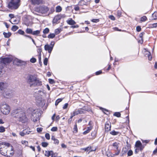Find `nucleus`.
Returning a JSON list of instances; mask_svg holds the SVG:
<instances>
[{"label":"nucleus","mask_w":157,"mask_h":157,"mask_svg":"<svg viewBox=\"0 0 157 157\" xmlns=\"http://www.w3.org/2000/svg\"><path fill=\"white\" fill-rule=\"evenodd\" d=\"M61 147L62 148H66L67 147V146L64 144H61Z\"/></svg>","instance_id":"64"},{"label":"nucleus","mask_w":157,"mask_h":157,"mask_svg":"<svg viewBox=\"0 0 157 157\" xmlns=\"http://www.w3.org/2000/svg\"><path fill=\"white\" fill-rule=\"evenodd\" d=\"M111 125L109 122H107L105 123V129L106 131L108 132L111 129Z\"/></svg>","instance_id":"15"},{"label":"nucleus","mask_w":157,"mask_h":157,"mask_svg":"<svg viewBox=\"0 0 157 157\" xmlns=\"http://www.w3.org/2000/svg\"><path fill=\"white\" fill-rule=\"evenodd\" d=\"M39 116V114L37 110H35L32 113V116L31 117L32 118H33V117L35 119V121H37V119Z\"/></svg>","instance_id":"12"},{"label":"nucleus","mask_w":157,"mask_h":157,"mask_svg":"<svg viewBox=\"0 0 157 157\" xmlns=\"http://www.w3.org/2000/svg\"><path fill=\"white\" fill-rule=\"evenodd\" d=\"M10 59L8 58H2L1 60L0 63V77L2 75V70L3 67V65L10 62Z\"/></svg>","instance_id":"5"},{"label":"nucleus","mask_w":157,"mask_h":157,"mask_svg":"<svg viewBox=\"0 0 157 157\" xmlns=\"http://www.w3.org/2000/svg\"><path fill=\"white\" fill-rule=\"evenodd\" d=\"M55 36V34L54 33H51L48 36V37L49 38L52 39Z\"/></svg>","instance_id":"34"},{"label":"nucleus","mask_w":157,"mask_h":157,"mask_svg":"<svg viewBox=\"0 0 157 157\" xmlns=\"http://www.w3.org/2000/svg\"><path fill=\"white\" fill-rule=\"evenodd\" d=\"M61 31L62 29H56L55 31V34L57 35L59 34Z\"/></svg>","instance_id":"29"},{"label":"nucleus","mask_w":157,"mask_h":157,"mask_svg":"<svg viewBox=\"0 0 157 157\" xmlns=\"http://www.w3.org/2000/svg\"><path fill=\"white\" fill-rule=\"evenodd\" d=\"M68 104L67 103H66L64 104V105H63V109H66L67 107H68Z\"/></svg>","instance_id":"54"},{"label":"nucleus","mask_w":157,"mask_h":157,"mask_svg":"<svg viewBox=\"0 0 157 157\" xmlns=\"http://www.w3.org/2000/svg\"><path fill=\"white\" fill-rule=\"evenodd\" d=\"M57 130V127H53L51 129V130L53 132L56 131Z\"/></svg>","instance_id":"53"},{"label":"nucleus","mask_w":157,"mask_h":157,"mask_svg":"<svg viewBox=\"0 0 157 157\" xmlns=\"http://www.w3.org/2000/svg\"><path fill=\"white\" fill-rule=\"evenodd\" d=\"M48 144V143L46 142H43L41 143L42 146L44 147H47Z\"/></svg>","instance_id":"35"},{"label":"nucleus","mask_w":157,"mask_h":157,"mask_svg":"<svg viewBox=\"0 0 157 157\" xmlns=\"http://www.w3.org/2000/svg\"><path fill=\"white\" fill-rule=\"evenodd\" d=\"M31 3L34 5H38L42 3V1H31Z\"/></svg>","instance_id":"21"},{"label":"nucleus","mask_w":157,"mask_h":157,"mask_svg":"<svg viewBox=\"0 0 157 157\" xmlns=\"http://www.w3.org/2000/svg\"><path fill=\"white\" fill-rule=\"evenodd\" d=\"M119 144L118 143L115 142L113 144L112 146L113 148L115 150H120L118 149Z\"/></svg>","instance_id":"19"},{"label":"nucleus","mask_w":157,"mask_h":157,"mask_svg":"<svg viewBox=\"0 0 157 157\" xmlns=\"http://www.w3.org/2000/svg\"><path fill=\"white\" fill-rule=\"evenodd\" d=\"M14 113L16 114L15 117L19 119V121L22 122H26L27 118L23 111L21 110H15Z\"/></svg>","instance_id":"3"},{"label":"nucleus","mask_w":157,"mask_h":157,"mask_svg":"<svg viewBox=\"0 0 157 157\" xmlns=\"http://www.w3.org/2000/svg\"><path fill=\"white\" fill-rule=\"evenodd\" d=\"M43 128H37V131L38 132H40L42 131Z\"/></svg>","instance_id":"55"},{"label":"nucleus","mask_w":157,"mask_h":157,"mask_svg":"<svg viewBox=\"0 0 157 157\" xmlns=\"http://www.w3.org/2000/svg\"><path fill=\"white\" fill-rule=\"evenodd\" d=\"M79 27V26L78 25H73L71 26V28H78Z\"/></svg>","instance_id":"61"},{"label":"nucleus","mask_w":157,"mask_h":157,"mask_svg":"<svg viewBox=\"0 0 157 157\" xmlns=\"http://www.w3.org/2000/svg\"><path fill=\"white\" fill-rule=\"evenodd\" d=\"M14 63L17 65H21L25 63V62L17 59H14Z\"/></svg>","instance_id":"10"},{"label":"nucleus","mask_w":157,"mask_h":157,"mask_svg":"<svg viewBox=\"0 0 157 157\" xmlns=\"http://www.w3.org/2000/svg\"><path fill=\"white\" fill-rule=\"evenodd\" d=\"M5 131V128L2 126L0 127V132H4Z\"/></svg>","instance_id":"37"},{"label":"nucleus","mask_w":157,"mask_h":157,"mask_svg":"<svg viewBox=\"0 0 157 157\" xmlns=\"http://www.w3.org/2000/svg\"><path fill=\"white\" fill-rule=\"evenodd\" d=\"M49 82L51 84H53L55 83V82L53 79H48Z\"/></svg>","instance_id":"49"},{"label":"nucleus","mask_w":157,"mask_h":157,"mask_svg":"<svg viewBox=\"0 0 157 157\" xmlns=\"http://www.w3.org/2000/svg\"><path fill=\"white\" fill-rule=\"evenodd\" d=\"M48 61V59L46 58H45L44 59V65H47Z\"/></svg>","instance_id":"52"},{"label":"nucleus","mask_w":157,"mask_h":157,"mask_svg":"<svg viewBox=\"0 0 157 157\" xmlns=\"http://www.w3.org/2000/svg\"><path fill=\"white\" fill-rule=\"evenodd\" d=\"M31 132L28 131L26 129L20 132L19 134L21 136H24L25 135L29 134Z\"/></svg>","instance_id":"17"},{"label":"nucleus","mask_w":157,"mask_h":157,"mask_svg":"<svg viewBox=\"0 0 157 157\" xmlns=\"http://www.w3.org/2000/svg\"><path fill=\"white\" fill-rule=\"evenodd\" d=\"M85 111L83 109H81L78 110H76L71 113V116L70 119H72V118L74 116L78 115V114H81L85 113Z\"/></svg>","instance_id":"8"},{"label":"nucleus","mask_w":157,"mask_h":157,"mask_svg":"<svg viewBox=\"0 0 157 157\" xmlns=\"http://www.w3.org/2000/svg\"><path fill=\"white\" fill-rule=\"evenodd\" d=\"M45 137L46 139H47L48 140H49L50 139V136L49 133H46L45 135Z\"/></svg>","instance_id":"48"},{"label":"nucleus","mask_w":157,"mask_h":157,"mask_svg":"<svg viewBox=\"0 0 157 157\" xmlns=\"http://www.w3.org/2000/svg\"><path fill=\"white\" fill-rule=\"evenodd\" d=\"M114 115L117 117H120L121 116V114L119 112H115L114 114Z\"/></svg>","instance_id":"45"},{"label":"nucleus","mask_w":157,"mask_h":157,"mask_svg":"<svg viewBox=\"0 0 157 157\" xmlns=\"http://www.w3.org/2000/svg\"><path fill=\"white\" fill-rule=\"evenodd\" d=\"M87 152L89 151V153L90 152L94 151L96 150L95 148H93L91 147H86Z\"/></svg>","instance_id":"24"},{"label":"nucleus","mask_w":157,"mask_h":157,"mask_svg":"<svg viewBox=\"0 0 157 157\" xmlns=\"http://www.w3.org/2000/svg\"><path fill=\"white\" fill-rule=\"evenodd\" d=\"M49 8L46 6H40L37 8L36 11L42 14H46L49 10Z\"/></svg>","instance_id":"6"},{"label":"nucleus","mask_w":157,"mask_h":157,"mask_svg":"<svg viewBox=\"0 0 157 157\" xmlns=\"http://www.w3.org/2000/svg\"><path fill=\"white\" fill-rule=\"evenodd\" d=\"M62 100V99L59 98L56 101L55 105H57Z\"/></svg>","instance_id":"38"},{"label":"nucleus","mask_w":157,"mask_h":157,"mask_svg":"<svg viewBox=\"0 0 157 157\" xmlns=\"http://www.w3.org/2000/svg\"><path fill=\"white\" fill-rule=\"evenodd\" d=\"M109 17L112 20H115V18L114 17L113 15H110L109 16Z\"/></svg>","instance_id":"58"},{"label":"nucleus","mask_w":157,"mask_h":157,"mask_svg":"<svg viewBox=\"0 0 157 157\" xmlns=\"http://www.w3.org/2000/svg\"><path fill=\"white\" fill-rule=\"evenodd\" d=\"M17 33L21 34V35H24V33H25V32L24 31L21 30V29H19L18 31H17Z\"/></svg>","instance_id":"42"},{"label":"nucleus","mask_w":157,"mask_h":157,"mask_svg":"<svg viewBox=\"0 0 157 157\" xmlns=\"http://www.w3.org/2000/svg\"><path fill=\"white\" fill-rule=\"evenodd\" d=\"M49 29L48 28H45L43 31V33L44 34H46L49 32Z\"/></svg>","instance_id":"39"},{"label":"nucleus","mask_w":157,"mask_h":157,"mask_svg":"<svg viewBox=\"0 0 157 157\" xmlns=\"http://www.w3.org/2000/svg\"><path fill=\"white\" fill-rule=\"evenodd\" d=\"M74 132H77L78 131L77 127L76 124H75L74 126Z\"/></svg>","instance_id":"51"},{"label":"nucleus","mask_w":157,"mask_h":157,"mask_svg":"<svg viewBox=\"0 0 157 157\" xmlns=\"http://www.w3.org/2000/svg\"><path fill=\"white\" fill-rule=\"evenodd\" d=\"M150 27L151 28L157 27V23L150 25Z\"/></svg>","instance_id":"40"},{"label":"nucleus","mask_w":157,"mask_h":157,"mask_svg":"<svg viewBox=\"0 0 157 157\" xmlns=\"http://www.w3.org/2000/svg\"><path fill=\"white\" fill-rule=\"evenodd\" d=\"M40 30H37L33 32L32 34L33 35L38 36L40 33Z\"/></svg>","instance_id":"27"},{"label":"nucleus","mask_w":157,"mask_h":157,"mask_svg":"<svg viewBox=\"0 0 157 157\" xmlns=\"http://www.w3.org/2000/svg\"><path fill=\"white\" fill-rule=\"evenodd\" d=\"M51 139L54 141V143L56 144H59V140L56 139L53 136H52L51 138Z\"/></svg>","instance_id":"22"},{"label":"nucleus","mask_w":157,"mask_h":157,"mask_svg":"<svg viewBox=\"0 0 157 157\" xmlns=\"http://www.w3.org/2000/svg\"><path fill=\"white\" fill-rule=\"evenodd\" d=\"M4 97L6 98H8L11 96V94L10 93L5 92L3 94Z\"/></svg>","instance_id":"26"},{"label":"nucleus","mask_w":157,"mask_h":157,"mask_svg":"<svg viewBox=\"0 0 157 157\" xmlns=\"http://www.w3.org/2000/svg\"><path fill=\"white\" fill-rule=\"evenodd\" d=\"M102 72L101 71H99L96 72L95 73L96 75H98L102 73Z\"/></svg>","instance_id":"59"},{"label":"nucleus","mask_w":157,"mask_h":157,"mask_svg":"<svg viewBox=\"0 0 157 157\" xmlns=\"http://www.w3.org/2000/svg\"><path fill=\"white\" fill-rule=\"evenodd\" d=\"M21 143L22 144L25 145V146L28 145V142L25 140H22Z\"/></svg>","instance_id":"41"},{"label":"nucleus","mask_w":157,"mask_h":157,"mask_svg":"<svg viewBox=\"0 0 157 157\" xmlns=\"http://www.w3.org/2000/svg\"><path fill=\"white\" fill-rule=\"evenodd\" d=\"M44 49L46 51H48V52L50 54L53 49L52 46H51L50 45L47 44L45 45Z\"/></svg>","instance_id":"13"},{"label":"nucleus","mask_w":157,"mask_h":157,"mask_svg":"<svg viewBox=\"0 0 157 157\" xmlns=\"http://www.w3.org/2000/svg\"><path fill=\"white\" fill-rule=\"evenodd\" d=\"M152 18L151 20L157 19V12H155L152 15Z\"/></svg>","instance_id":"25"},{"label":"nucleus","mask_w":157,"mask_h":157,"mask_svg":"<svg viewBox=\"0 0 157 157\" xmlns=\"http://www.w3.org/2000/svg\"><path fill=\"white\" fill-rule=\"evenodd\" d=\"M1 110L3 114L7 115L10 112V108L9 105L5 104L2 105Z\"/></svg>","instance_id":"7"},{"label":"nucleus","mask_w":157,"mask_h":157,"mask_svg":"<svg viewBox=\"0 0 157 157\" xmlns=\"http://www.w3.org/2000/svg\"><path fill=\"white\" fill-rule=\"evenodd\" d=\"M0 153L2 155L10 157L13 155L14 151L10 144L4 142L0 144Z\"/></svg>","instance_id":"1"},{"label":"nucleus","mask_w":157,"mask_h":157,"mask_svg":"<svg viewBox=\"0 0 157 157\" xmlns=\"http://www.w3.org/2000/svg\"><path fill=\"white\" fill-rule=\"evenodd\" d=\"M3 34L4 36L6 38H8L11 36V33H3Z\"/></svg>","instance_id":"32"},{"label":"nucleus","mask_w":157,"mask_h":157,"mask_svg":"<svg viewBox=\"0 0 157 157\" xmlns=\"http://www.w3.org/2000/svg\"><path fill=\"white\" fill-rule=\"evenodd\" d=\"M62 9L60 6H58L56 7V12H60L62 10Z\"/></svg>","instance_id":"28"},{"label":"nucleus","mask_w":157,"mask_h":157,"mask_svg":"<svg viewBox=\"0 0 157 157\" xmlns=\"http://www.w3.org/2000/svg\"><path fill=\"white\" fill-rule=\"evenodd\" d=\"M53 154V151H46L44 152L45 156L49 157L50 156H51V157H53L52 155Z\"/></svg>","instance_id":"16"},{"label":"nucleus","mask_w":157,"mask_h":157,"mask_svg":"<svg viewBox=\"0 0 157 157\" xmlns=\"http://www.w3.org/2000/svg\"><path fill=\"white\" fill-rule=\"evenodd\" d=\"M67 22L68 24L71 25H75L76 23L75 21L72 20V18H70L69 19L67 20Z\"/></svg>","instance_id":"20"},{"label":"nucleus","mask_w":157,"mask_h":157,"mask_svg":"<svg viewBox=\"0 0 157 157\" xmlns=\"http://www.w3.org/2000/svg\"><path fill=\"white\" fill-rule=\"evenodd\" d=\"M18 29V27L16 25H13L11 29L14 32L15 31Z\"/></svg>","instance_id":"30"},{"label":"nucleus","mask_w":157,"mask_h":157,"mask_svg":"<svg viewBox=\"0 0 157 157\" xmlns=\"http://www.w3.org/2000/svg\"><path fill=\"white\" fill-rule=\"evenodd\" d=\"M65 17V15L64 14L57 15L53 19V22L54 23H57L62 18H64Z\"/></svg>","instance_id":"9"},{"label":"nucleus","mask_w":157,"mask_h":157,"mask_svg":"<svg viewBox=\"0 0 157 157\" xmlns=\"http://www.w3.org/2000/svg\"><path fill=\"white\" fill-rule=\"evenodd\" d=\"M120 149L117 150V151L115 152V153L113 154V156H115L118 155L119 154L120 152Z\"/></svg>","instance_id":"44"},{"label":"nucleus","mask_w":157,"mask_h":157,"mask_svg":"<svg viewBox=\"0 0 157 157\" xmlns=\"http://www.w3.org/2000/svg\"><path fill=\"white\" fill-rule=\"evenodd\" d=\"M110 134L113 135H117L119 134V132H116L115 131L113 130L112 131L110 132Z\"/></svg>","instance_id":"33"},{"label":"nucleus","mask_w":157,"mask_h":157,"mask_svg":"<svg viewBox=\"0 0 157 157\" xmlns=\"http://www.w3.org/2000/svg\"><path fill=\"white\" fill-rule=\"evenodd\" d=\"M136 30L137 32H140L141 30V27L140 26H138L136 28Z\"/></svg>","instance_id":"57"},{"label":"nucleus","mask_w":157,"mask_h":157,"mask_svg":"<svg viewBox=\"0 0 157 157\" xmlns=\"http://www.w3.org/2000/svg\"><path fill=\"white\" fill-rule=\"evenodd\" d=\"M147 20V18L146 16H144L141 17L140 19V21L144 22L146 21Z\"/></svg>","instance_id":"31"},{"label":"nucleus","mask_w":157,"mask_h":157,"mask_svg":"<svg viewBox=\"0 0 157 157\" xmlns=\"http://www.w3.org/2000/svg\"><path fill=\"white\" fill-rule=\"evenodd\" d=\"M26 32L27 33H33L32 30L30 29L27 28L26 30Z\"/></svg>","instance_id":"36"},{"label":"nucleus","mask_w":157,"mask_h":157,"mask_svg":"<svg viewBox=\"0 0 157 157\" xmlns=\"http://www.w3.org/2000/svg\"><path fill=\"white\" fill-rule=\"evenodd\" d=\"M20 5V1H11L8 4V7L11 9H17Z\"/></svg>","instance_id":"4"},{"label":"nucleus","mask_w":157,"mask_h":157,"mask_svg":"<svg viewBox=\"0 0 157 157\" xmlns=\"http://www.w3.org/2000/svg\"><path fill=\"white\" fill-rule=\"evenodd\" d=\"M143 52H144V54L146 57H147L149 60H151L152 59V57L151 56V53L146 50V49H144Z\"/></svg>","instance_id":"14"},{"label":"nucleus","mask_w":157,"mask_h":157,"mask_svg":"<svg viewBox=\"0 0 157 157\" xmlns=\"http://www.w3.org/2000/svg\"><path fill=\"white\" fill-rule=\"evenodd\" d=\"M92 128V126H90L88 127L87 128V130L85 131L84 132H83V134L85 135L88 133L91 130Z\"/></svg>","instance_id":"23"},{"label":"nucleus","mask_w":157,"mask_h":157,"mask_svg":"<svg viewBox=\"0 0 157 157\" xmlns=\"http://www.w3.org/2000/svg\"><path fill=\"white\" fill-rule=\"evenodd\" d=\"M99 21L98 19H94L92 20V21L94 22H97Z\"/></svg>","instance_id":"60"},{"label":"nucleus","mask_w":157,"mask_h":157,"mask_svg":"<svg viewBox=\"0 0 157 157\" xmlns=\"http://www.w3.org/2000/svg\"><path fill=\"white\" fill-rule=\"evenodd\" d=\"M7 84L4 82L0 83V89L1 90H3L4 89L6 88L7 87Z\"/></svg>","instance_id":"18"},{"label":"nucleus","mask_w":157,"mask_h":157,"mask_svg":"<svg viewBox=\"0 0 157 157\" xmlns=\"http://www.w3.org/2000/svg\"><path fill=\"white\" fill-rule=\"evenodd\" d=\"M132 153H133V152L132 150H129L128 151V153H127L128 156H130L132 155Z\"/></svg>","instance_id":"50"},{"label":"nucleus","mask_w":157,"mask_h":157,"mask_svg":"<svg viewBox=\"0 0 157 157\" xmlns=\"http://www.w3.org/2000/svg\"><path fill=\"white\" fill-rule=\"evenodd\" d=\"M27 83L30 87H35L42 85V82L36 77L29 75L27 79Z\"/></svg>","instance_id":"2"},{"label":"nucleus","mask_w":157,"mask_h":157,"mask_svg":"<svg viewBox=\"0 0 157 157\" xmlns=\"http://www.w3.org/2000/svg\"><path fill=\"white\" fill-rule=\"evenodd\" d=\"M78 4L79 5L82 6L84 5H85V3L84 1H80L78 3Z\"/></svg>","instance_id":"43"},{"label":"nucleus","mask_w":157,"mask_h":157,"mask_svg":"<svg viewBox=\"0 0 157 157\" xmlns=\"http://www.w3.org/2000/svg\"><path fill=\"white\" fill-rule=\"evenodd\" d=\"M30 61L32 63H34L36 61V59L34 58H32L30 59Z\"/></svg>","instance_id":"46"},{"label":"nucleus","mask_w":157,"mask_h":157,"mask_svg":"<svg viewBox=\"0 0 157 157\" xmlns=\"http://www.w3.org/2000/svg\"><path fill=\"white\" fill-rule=\"evenodd\" d=\"M12 24H17L18 23V21L16 19H13V22H11Z\"/></svg>","instance_id":"47"},{"label":"nucleus","mask_w":157,"mask_h":157,"mask_svg":"<svg viewBox=\"0 0 157 157\" xmlns=\"http://www.w3.org/2000/svg\"><path fill=\"white\" fill-rule=\"evenodd\" d=\"M74 9L76 11H78L79 10V8L78 6H75Z\"/></svg>","instance_id":"63"},{"label":"nucleus","mask_w":157,"mask_h":157,"mask_svg":"<svg viewBox=\"0 0 157 157\" xmlns=\"http://www.w3.org/2000/svg\"><path fill=\"white\" fill-rule=\"evenodd\" d=\"M55 44V43L53 41H52L51 42L50 45L51 46H52V48H53V47L54 46Z\"/></svg>","instance_id":"62"},{"label":"nucleus","mask_w":157,"mask_h":157,"mask_svg":"<svg viewBox=\"0 0 157 157\" xmlns=\"http://www.w3.org/2000/svg\"><path fill=\"white\" fill-rule=\"evenodd\" d=\"M144 34V32H142L139 35V37L140 38V39H142V36Z\"/></svg>","instance_id":"56"},{"label":"nucleus","mask_w":157,"mask_h":157,"mask_svg":"<svg viewBox=\"0 0 157 157\" xmlns=\"http://www.w3.org/2000/svg\"><path fill=\"white\" fill-rule=\"evenodd\" d=\"M135 146L136 147L139 149L141 151L142 150L144 147L141 142L139 141H137L136 142Z\"/></svg>","instance_id":"11"}]
</instances>
